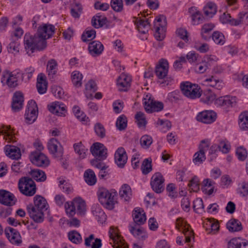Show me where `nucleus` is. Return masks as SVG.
Listing matches in <instances>:
<instances>
[{
    "mask_svg": "<svg viewBox=\"0 0 248 248\" xmlns=\"http://www.w3.org/2000/svg\"><path fill=\"white\" fill-rule=\"evenodd\" d=\"M115 162L119 168H123L127 162V156L123 147L119 148L114 155Z\"/></svg>",
    "mask_w": 248,
    "mask_h": 248,
    "instance_id": "19",
    "label": "nucleus"
},
{
    "mask_svg": "<svg viewBox=\"0 0 248 248\" xmlns=\"http://www.w3.org/2000/svg\"><path fill=\"white\" fill-rule=\"evenodd\" d=\"M239 126L242 130L248 129V111L244 112L239 115Z\"/></svg>",
    "mask_w": 248,
    "mask_h": 248,
    "instance_id": "39",
    "label": "nucleus"
},
{
    "mask_svg": "<svg viewBox=\"0 0 248 248\" xmlns=\"http://www.w3.org/2000/svg\"><path fill=\"white\" fill-rule=\"evenodd\" d=\"M164 179L160 172H156L151 178V185L153 190L157 193H161L164 190Z\"/></svg>",
    "mask_w": 248,
    "mask_h": 248,
    "instance_id": "14",
    "label": "nucleus"
},
{
    "mask_svg": "<svg viewBox=\"0 0 248 248\" xmlns=\"http://www.w3.org/2000/svg\"><path fill=\"white\" fill-rule=\"evenodd\" d=\"M137 124L139 127H145L147 122L144 114L140 111L138 112L135 117Z\"/></svg>",
    "mask_w": 248,
    "mask_h": 248,
    "instance_id": "52",
    "label": "nucleus"
},
{
    "mask_svg": "<svg viewBox=\"0 0 248 248\" xmlns=\"http://www.w3.org/2000/svg\"><path fill=\"white\" fill-rule=\"evenodd\" d=\"M215 25L212 23H207L204 24L201 31V36L205 40H208L210 38L209 35V32L214 29Z\"/></svg>",
    "mask_w": 248,
    "mask_h": 248,
    "instance_id": "37",
    "label": "nucleus"
},
{
    "mask_svg": "<svg viewBox=\"0 0 248 248\" xmlns=\"http://www.w3.org/2000/svg\"><path fill=\"white\" fill-rule=\"evenodd\" d=\"M58 66L57 61L54 59H51L47 62L46 65V72L48 74L49 79H53L57 74Z\"/></svg>",
    "mask_w": 248,
    "mask_h": 248,
    "instance_id": "29",
    "label": "nucleus"
},
{
    "mask_svg": "<svg viewBox=\"0 0 248 248\" xmlns=\"http://www.w3.org/2000/svg\"><path fill=\"white\" fill-rule=\"evenodd\" d=\"M71 78L72 82L75 86L78 87L81 86V80L83 78V76L79 71H75L73 72Z\"/></svg>",
    "mask_w": 248,
    "mask_h": 248,
    "instance_id": "46",
    "label": "nucleus"
},
{
    "mask_svg": "<svg viewBox=\"0 0 248 248\" xmlns=\"http://www.w3.org/2000/svg\"><path fill=\"white\" fill-rule=\"evenodd\" d=\"M201 101L205 104H210L213 101H215L216 96L210 90L205 91L203 94L201 93Z\"/></svg>",
    "mask_w": 248,
    "mask_h": 248,
    "instance_id": "36",
    "label": "nucleus"
},
{
    "mask_svg": "<svg viewBox=\"0 0 248 248\" xmlns=\"http://www.w3.org/2000/svg\"><path fill=\"white\" fill-rule=\"evenodd\" d=\"M109 234L112 241L109 243L113 248H128L123 238L118 234L117 229L111 227Z\"/></svg>",
    "mask_w": 248,
    "mask_h": 248,
    "instance_id": "9",
    "label": "nucleus"
},
{
    "mask_svg": "<svg viewBox=\"0 0 248 248\" xmlns=\"http://www.w3.org/2000/svg\"><path fill=\"white\" fill-rule=\"evenodd\" d=\"M111 6L116 12H121L123 8V2L122 0H111Z\"/></svg>",
    "mask_w": 248,
    "mask_h": 248,
    "instance_id": "64",
    "label": "nucleus"
},
{
    "mask_svg": "<svg viewBox=\"0 0 248 248\" xmlns=\"http://www.w3.org/2000/svg\"><path fill=\"white\" fill-rule=\"evenodd\" d=\"M73 111L76 117L80 121L86 122L87 120L88 119V118L86 117V115L80 111L78 106H75L73 108Z\"/></svg>",
    "mask_w": 248,
    "mask_h": 248,
    "instance_id": "59",
    "label": "nucleus"
},
{
    "mask_svg": "<svg viewBox=\"0 0 248 248\" xmlns=\"http://www.w3.org/2000/svg\"><path fill=\"white\" fill-rule=\"evenodd\" d=\"M212 37L213 41L217 44L223 45L225 43L224 36L219 31H214Z\"/></svg>",
    "mask_w": 248,
    "mask_h": 248,
    "instance_id": "55",
    "label": "nucleus"
},
{
    "mask_svg": "<svg viewBox=\"0 0 248 248\" xmlns=\"http://www.w3.org/2000/svg\"><path fill=\"white\" fill-rule=\"evenodd\" d=\"M97 90L95 82L93 80H89L86 85V95L88 98H92V93H94Z\"/></svg>",
    "mask_w": 248,
    "mask_h": 248,
    "instance_id": "42",
    "label": "nucleus"
},
{
    "mask_svg": "<svg viewBox=\"0 0 248 248\" xmlns=\"http://www.w3.org/2000/svg\"><path fill=\"white\" fill-rule=\"evenodd\" d=\"M97 196L100 203L106 208L112 210L117 203V193L114 189L108 190L104 187H100L97 191Z\"/></svg>",
    "mask_w": 248,
    "mask_h": 248,
    "instance_id": "4",
    "label": "nucleus"
},
{
    "mask_svg": "<svg viewBox=\"0 0 248 248\" xmlns=\"http://www.w3.org/2000/svg\"><path fill=\"white\" fill-rule=\"evenodd\" d=\"M48 108L51 112L59 116H64L67 113L66 106L60 102H53Z\"/></svg>",
    "mask_w": 248,
    "mask_h": 248,
    "instance_id": "18",
    "label": "nucleus"
},
{
    "mask_svg": "<svg viewBox=\"0 0 248 248\" xmlns=\"http://www.w3.org/2000/svg\"><path fill=\"white\" fill-rule=\"evenodd\" d=\"M140 142L142 147L148 148L152 143L153 139L150 136L145 135L140 138Z\"/></svg>",
    "mask_w": 248,
    "mask_h": 248,
    "instance_id": "63",
    "label": "nucleus"
},
{
    "mask_svg": "<svg viewBox=\"0 0 248 248\" xmlns=\"http://www.w3.org/2000/svg\"><path fill=\"white\" fill-rule=\"evenodd\" d=\"M193 208L194 211L198 214H201L204 211V205L202 200L197 198L193 202Z\"/></svg>",
    "mask_w": 248,
    "mask_h": 248,
    "instance_id": "51",
    "label": "nucleus"
},
{
    "mask_svg": "<svg viewBox=\"0 0 248 248\" xmlns=\"http://www.w3.org/2000/svg\"><path fill=\"white\" fill-rule=\"evenodd\" d=\"M74 203L77 210V213L83 215L85 212V202L81 198H76L74 200Z\"/></svg>",
    "mask_w": 248,
    "mask_h": 248,
    "instance_id": "41",
    "label": "nucleus"
},
{
    "mask_svg": "<svg viewBox=\"0 0 248 248\" xmlns=\"http://www.w3.org/2000/svg\"><path fill=\"white\" fill-rule=\"evenodd\" d=\"M90 151L95 158L99 160H103L107 157V149L101 143H93L91 147Z\"/></svg>",
    "mask_w": 248,
    "mask_h": 248,
    "instance_id": "12",
    "label": "nucleus"
},
{
    "mask_svg": "<svg viewBox=\"0 0 248 248\" xmlns=\"http://www.w3.org/2000/svg\"><path fill=\"white\" fill-rule=\"evenodd\" d=\"M175 225L176 228L179 231H181V228H182L183 233L185 236V242H190L191 237L193 236V232L189 230V226L186 227V226H184L183 221L181 218L176 219Z\"/></svg>",
    "mask_w": 248,
    "mask_h": 248,
    "instance_id": "27",
    "label": "nucleus"
},
{
    "mask_svg": "<svg viewBox=\"0 0 248 248\" xmlns=\"http://www.w3.org/2000/svg\"><path fill=\"white\" fill-rule=\"evenodd\" d=\"M107 19L103 17L99 13L94 16L92 19V25L95 28H99L106 24Z\"/></svg>",
    "mask_w": 248,
    "mask_h": 248,
    "instance_id": "35",
    "label": "nucleus"
},
{
    "mask_svg": "<svg viewBox=\"0 0 248 248\" xmlns=\"http://www.w3.org/2000/svg\"><path fill=\"white\" fill-rule=\"evenodd\" d=\"M17 78L16 75L10 74L6 78V83L10 88H15L17 85Z\"/></svg>",
    "mask_w": 248,
    "mask_h": 248,
    "instance_id": "56",
    "label": "nucleus"
},
{
    "mask_svg": "<svg viewBox=\"0 0 248 248\" xmlns=\"http://www.w3.org/2000/svg\"><path fill=\"white\" fill-rule=\"evenodd\" d=\"M17 199L14 194L4 189H0V203L7 206L16 204Z\"/></svg>",
    "mask_w": 248,
    "mask_h": 248,
    "instance_id": "13",
    "label": "nucleus"
},
{
    "mask_svg": "<svg viewBox=\"0 0 248 248\" xmlns=\"http://www.w3.org/2000/svg\"><path fill=\"white\" fill-rule=\"evenodd\" d=\"M38 116V108L36 102L32 100L28 102L25 114L26 122L31 124L36 120Z\"/></svg>",
    "mask_w": 248,
    "mask_h": 248,
    "instance_id": "8",
    "label": "nucleus"
},
{
    "mask_svg": "<svg viewBox=\"0 0 248 248\" xmlns=\"http://www.w3.org/2000/svg\"><path fill=\"white\" fill-rule=\"evenodd\" d=\"M188 186L194 192H197L200 189V182L197 176H194L190 181Z\"/></svg>",
    "mask_w": 248,
    "mask_h": 248,
    "instance_id": "62",
    "label": "nucleus"
},
{
    "mask_svg": "<svg viewBox=\"0 0 248 248\" xmlns=\"http://www.w3.org/2000/svg\"><path fill=\"white\" fill-rule=\"evenodd\" d=\"M64 206L66 213L69 217H73L75 215L76 213V206L74 203V200L72 202H66Z\"/></svg>",
    "mask_w": 248,
    "mask_h": 248,
    "instance_id": "49",
    "label": "nucleus"
},
{
    "mask_svg": "<svg viewBox=\"0 0 248 248\" xmlns=\"http://www.w3.org/2000/svg\"><path fill=\"white\" fill-rule=\"evenodd\" d=\"M132 217L134 222L129 225L130 232L138 238L145 239L147 234L144 229L140 226L143 224L146 220V215L144 211L140 208H135L133 211Z\"/></svg>",
    "mask_w": 248,
    "mask_h": 248,
    "instance_id": "3",
    "label": "nucleus"
},
{
    "mask_svg": "<svg viewBox=\"0 0 248 248\" xmlns=\"http://www.w3.org/2000/svg\"><path fill=\"white\" fill-rule=\"evenodd\" d=\"M217 145L219 146V151H221L224 154L228 153L231 148L230 144L226 140H219V143Z\"/></svg>",
    "mask_w": 248,
    "mask_h": 248,
    "instance_id": "50",
    "label": "nucleus"
},
{
    "mask_svg": "<svg viewBox=\"0 0 248 248\" xmlns=\"http://www.w3.org/2000/svg\"><path fill=\"white\" fill-rule=\"evenodd\" d=\"M34 205L29 204L27 209L30 217L35 222L41 223L44 219V212L49 206L46 200L43 196L37 195L33 198Z\"/></svg>",
    "mask_w": 248,
    "mask_h": 248,
    "instance_id": "2",
    "label": "nucleus"
},
{
    "mask_svg": "<svg viewBox=\"0 0 248 248\" xmlns=\"http://www.w3.org/2000/svg\"><path fill=\"white\" fill-rule=\"evenodd\" d=\"M18 187L20 192L26 196H32L36 191L35 182L31 178L24 177L18 181Z\"/></svg>",
    "mask_w": 248,
    "mask_h": 248,
    "instance_id": "5",
    "label": "nucleus"
},
{
    "mask_svg": "<svg viewBox=\"0 0 248 248\" xmlns=\"http://www.w3.org/2000/svg\"><path fill=\"white\" fill-rule=\"evenodd\" d=\"M169 64L167 60H162L156 66L155 73L158 80L164 78L168 74Z\"/></svg>",
    "mask_w": 248,
    "mask_h": 248,
    "instance_id": "23",
    "label": "nucleus"
},
{
    "mask_svg": "<svg viewBox=\"0 0 248 248\" xmlns=\"http://www.w3.org/2000/svg\"><path fill=\"white\" fill-rule=\"evenodd\" d=\"M96 31L93 29H87L82 34L81 39L84 42L90 41L95 38Z\"/></svg>",
    "mask_w": 248,
    "mask_h": 248,
    "instance_id": "45",
    "label": "nucleus"
},
{
    "mask_svg": "<svg viewBox=\"0 0 248 248\" xmlns=\"http://www.w3.org/2000/svg\"><path fill=\"white\" fill-rule=\"evenodd\" d=\"M47 149L55 158L61 157L63 155V148L60 142L55 138H52L48 141Z\"/></svg>",
    "mask_w": 248,
    "mask_h": 248,
    "instance_id": "10",
    "label": "nucleus"
},
{
    "mask_svg": "<svg viewBox=\"0 0 248 248\" xmlns=\"http://www.w3.org/2000/svg\"><path fill=\"white\" fill-rule=\"evenodd\" d=\"M24 102L23 94L21 92H16L13 97L12 109L15 111H19L23 107Z\"/></svg>",
    "mask_w": 248,
    "mask_h": 248,
    "instance_id": "26",
    "label": "nucleus"
},
{
    "mask_svg": "<svg viewBox=\"0 0 248 248\" xmlns=\"http://www.w3.org/2000/svg\"><path fill=\"white\" fill-rule=\"evenodd\" d=\"M59 187L63 192L69 194L72 192V187L71 185L66 182L65 180H61L59 181Z\"/></svg>",
    "mask_w": 248,
    "mask_h": 248,
    "instance_id": "60",
    "label": "nucleus"
},
{
    "mask_svg": "<svg viewBox=\"0 0 248 248\" xmlns=\"http://www.w3.org/2000/svg\"><path fill=\"white\" fill-rule=\"evenodd\" d=\"M208 147V145L206 144V140H202L199 145V151L196 152L194 155L193 161L194 163H201L205 160V150Z\"/></svg>",
    "mask_w": 248,
    "mask_h": 248,
    "instance_id": "21",
    "label": "nucleus"
},
{
    "mask_svg": "<svg viewBox=\"0 0 248 248\" xmlns=\"http://www.w3.org/2000/svg\"><path fill=\"white\" fill-rule=\"evenodd\" d=\"M31 160L33 164L39 167H46L49 164L48 158L41 153L32 154Z\"/></svg>",
    "mask_w": 248,
    "mask_h": 248,
    "instance_id": "20",
    "label": "nucleus"
},
{
    "mask_svg": "<svg viewBox=\"0 0 248 248\" xmlns=\"http://www.w3.org/2000/svg\"><path fill=\"white\" fill-rule=\"evenodd\" d=\"M55 28L52 25L44 24L38 28L34 36L26 33L24 37L25 48L29 53L33 52L35 49L41 51L45 49L47 46L46 39L50 38L54 33Z\"/></svg>",
    "mask_w": 248,
    "mask_h": 248,
    "instance_id": "1",
    "label": "nucleus"
},
{
    "mask_svg": "<svg viewBox=\"0 0 248 248\" xmlns=\"http://www.w3.org/2000/svg\"><path fill=\"white\" fill-rule=\"evenodd\" d=\"M82 11V6L79 3H76L71 9V14L74 18H78Z\"/></svg>",
    "mask_w": 248,
    "mask_h": 248,
    "instance_id": "61",
    "label": "nucleus"
},
{
    "mask_svg": "<svg viewBox=\"0 0 248 248\" xmlns=\"http://www.w3.org/2000/svg\"><path fill=\"white\" fill-rule=\"evenodd\" d=\"M226 227L230 232H239L242 230L241 222L236 219H231L226 224Z\"/></svg>",
    "mask_w": 248,
    "mask_h": 248,
    "instance_id": "32",
    "label": "nucleus"
},
{
    "mask_svg": "<svg viewBox=\"0 0 248 248\" xmlns=\"http://www.w3.org/2000/svg\"><path fill=\"white\" fill-rule=\"evenodd\" d=\"M131 77L125 74H121L117 79V85L119 90L126 91L130 86Z\"/></svg>",
    "mask_w": 248,
    "mask_h": 248,
    "instance_id": "28",
    "label": "nucleus"
},
{
    "mask_svg": "<svg viewBox=\"0 0 248 248\" xmlns=\"http://www.w3.org/2000/svg\"><path fill=\"white\" fill-rule=\"evenodd\" d=\"M166 25V17L162 15L157 17L155 21V31L154 33V36L157 41H161L165 38Z\"/></svg>",
    "mask_w": 248,
    "mask_h": 248,
    "instance_id": "7",
    "label": "nucleus"
},
{
    "mask_svg": "<svg viewBox=\"0 0 248 248\" xmlns=\"http://www.w3.org/2000/svg\"><path fill=\"white\" fill-rule=\"evenodd\" d=\"M94 129L96 135L100 138L106 136V130L104 126L100 123H97L94 126Z\"/></svg>",
    "mask_w": 248,
    "mask_h": 248,
    "instance_id": "58",
    "label": "nucleus"
},
{
    "mask_svg": "<svg viewBox=\"0 0 248 248\" xmlns=\"http://www.w3.org/2000/svg\"><path fill=\"white\" fill-rule=\"evenodd\" d=\"M143 104L144 105V108L146 112L151 113L154 111L158 112L162 110L164 108L163 103L159 101H154L146 95V98H144Z\"/></svg>",
    "mask_w": 248,
    "mask_h": 248,
    "instance_id": "11",
    "label": "nucleus"
},
{
    "mask_svg": "<svg viewBox=\"0 0 248 248\" xmlns=\"http://www.w3.org/2000/svg\"><path fill=\"white\" fill-rule=\"evenodd\" d=\"M235 96H224L220 97L215 100V104L225 108L235 107L237 105Z\"/></svg>",
    "mask_w": 248,
    "mask_h": 248,
    "instance_id": "15",
    "label": "nucleus"
},
{
    "mask_svg": "<svg viewBox=\"0 0 248 248\" xmlns=\"http://www.w3.org/2000/svg\"><path fill=\"white\" fill-rule=\"evenodd\" d=\"M242 245L244 247L248 246V241L241 238L232 239L228 243V248H240Z\"/></svg>",
    "mask_w": 248,
    "mask_h": 248,
    "instance_id": "34",
    "label": "nucleus"
},
{
    "mask_svg": "<svg viewBox=\"0 0 248 248\" xmlns=\"http://www.w3.org/2000/svg\"><path fill=\"white\" fill-rule=\"evenodd\" d=\"M127 125V120L126 117L122 114L118 118L116 122V126L120 131H123L125 129Z\"/></svg>",
    "mask_w": 248,
    "mask_h": 248,
    "instance_id": "43",
    "label": "nucleus"
},
{
    "mask_svg": "<svg viewBox=\"0 0 248 248\" xmlns=\"http://www.w3.org/2000/svg\"><path fill=\"white\" fill-rule=\"evenodd\" d=\"M4 151L6 155L12 159L18 160L21 157L20 149L16 146L7 145L4 147Z\"/></svg>",
    "mask_w": 248,
    "mask_h": 248,
    "instance_id": "25",
    "label": "nucleus"
},
{
    "mask_svg": "<svg viewBox=\"0 0 248 248\" xmlns=\"http://www.w3.org/2000/svg\"><path fill=\"white\" fill-rule=\"evenodd\" d=\"M103 50V44L98 41H92L89 44V53L93 57L98 56L102 53Z\"/></svg>",
    "mask_w": 248,
    "mask_h": 248,
    "instance_id": "22",
    "label": "nucleus"
},
{
    "mask_svg": "<svg viewBox=\"0 0 248 248\" xmlns=\"http://www.w3.org/2000/svg\"><path fill=\"white\" fill-rule=\"evenodd\" d=\"M204 82L208 83L209 86L214 87L217 90L221 89L223 87L222 82L216 79L213 76L205 79Z\"/></svg>",
    "mask_w": 248,
    "mask_h": 248,
    "instance_id": "44",
    "label": "nucleus"
},
{
    "mask_svg": "<svg viewBox=\"0 0 248 248\" xmlns=\"http://www.w3.org/2000/svg\"><path fill=\"white\" fill-rule=\"evenodd\" d=\"M30 173L32 177L38 182H44L46 179L45 172L39 169L32 170Z\"/></svg>",
    "mask_w": 248,
    "mask_h": 248,
    "instance_id": "38",
    "label": "nucleus"
},
{
    "mask_svg": "<svg viewBox=\"0 0 248 248\" xmlns=\"http://www.w3.org/2000/svg\"><path fill=\"white\" fill-rule=\"evenodd\" d=\"M68 238L75 244H80L82 242V237L79 233L76 231L69 232Z\"/></svg>",
    "mask_w": 248,
    "mask_h": 248,
    "instance_id": "48",
    "label": "nucleus"
},
{
    "mask_svg": "<svg viewBox=\"0 0 248 248\" xmlns=\"http://www.w3.org/2000/svg\"><path fill=\"white\" fill-rule=\"evenodd\" d=\"M11 42L9 44L7 49L9 53H16L19 51V43L16 40H15L13 37L11 39Z\"/></svg>",
    "mask_w": 248,
    "mask_h": 248,
    "instance_id": "57",
    "label": "nucleus"
},
{
    "mask_svg": "<svg viewBox=\"0 0 248 248\" xmlns=\"http://www.w3.org/2000/svg\"><path fill=\"white\" fill-rule=\"evenodd\" d=\"M47 87V83L45 75L42 73L39 74L37 77L36 84L38 93L40 94L45 93L46 92Z\"/></svg>",
    "mask_w": 248,
    "mask_h": 248,
    "instance_id": "30",
    "label": "nucleus"
},
{
    "mask_svg": "<svg viewBox=\"0 0 248 248\" xmlns=\"http://www.w3.org/2000/svg\"><path fill=\"white\" fill-rule=\"evenodd\" d=\"M5 233L11 243L16 245H19L21 243L20 235L15 229L7 227L5 230Z\"/></svg>",
    "mask_w": 248,
    "mask_h": 248,
    "instance_id": "17",
    "label": "nucleus"
},
{
    "mask_svg": "<svg viewBox=\"0 0 248 248\" xmlns=\"http://www.w3.org/2000/svg\"><path fill=\"white\" fill-rule=\"evenodd\" d=\"M84 178L86 183L89 186L94 185L97 181L95 174L91 169H88L85 171Z\"/></svg>",
    "mask_w": 248,
    "mask_h": 248,
    "instance_id": "33",
    "label": "nucleus"
},
{
    "mask_svg": "<svg viewBox=\"0 0 248 248\" xmlns=\"http://www.w3.org/2000/svg\"><path fill=\"white\" fill-rule=\"evenodd\" d=\"M151 164L152 159L151 158H146L144 160L141 165L142 171L144 174H147L152 170Z\"/></svg>",
    "mask_w": 248,
    "mask_h": 248,
    "instance_id": "54",
    "label": "nucleus"
},
{
    "mask_svg": "<svg viewBox=\"0 0 248 248\" xmlns=\"http://www.w3.org/2000/svg\"><path fill=\"white\" fill-rule=\"evenodd\" d=\"M216 113L212 110H205L199 113L197 116V120L205 124H211L216 119Z\"/></svg>",
    "mask_w": 248,
    "mask_h": 248,
    "instance_id": "16",
    "label": "nucleus"
},
{
    "mask_svg": "<svg viewBox=\"0 0 248 248\" xmlns=\"http://www.w3.org/2000/svg\"><path fill=\"white\" fill-rule=\"evenodd\" d=\"M181 90L183 94L190 99H195L201 97L202 91L197 84H193L190 82L186 81L181 83Z\"/></svg>",
    "mask_w": 248,
    "mask_h": 248,
    "instance_id": "6",
    "label": "nucleus"
},
{
    "mask_svg": "<svg viewBox=\"0 0 248 248\" xmlns=\"http://www.w3.org/2000/svg\"><path fill=\"white\" fill-rule=\"evenodd\" d=\"M217 12L216 6L214 3H209L204 8V14L209 17H212Z\"/></svg>",
    "mask_w": 248,
    "mask_h": 248,
    "instance_id": "53",
    "label": "nucleus"
},
{
    "mask_svg": "<svg viewBox=\"0 0 248 248\" xmlns=\"http://www.w3.org/2000/svg\"><path fill=\"white\" fill-rule=\"evenodd\" d=\"M134 19H135L134 22L136 25L138 31L142 34L147 33L150 28V25L148 20L142 19L140 17H134Z\"/></svg>",
    "mask_w": 248,
    "mask_h": 248,
    "instance_id": "24",
    "label": "nucleus"
},
{
    "mask_svg": "<svg viewBox=\"0 0 248 248\" xmlns=\"http://www.w3.org/2000/svg\"><path fill=\"white\" fill-rule=\"evenodd\" d=\"M120 198L125 202H129L132 197V191L130 186L127 184H124L119 191Z\"/></svg>",
    "mask_w": 248,
    "mask_h": 248,
    "instance_id": "31",
    "label": "nucleus"
},
{
    "mask_svg": "<svg viewBox=\"0 0 248 248\" xmlns=\"http://www.w3.org/2000/svg\"><path fill=\"white\" fill-rule=\"evenodd\" d=\"M73 147L75 152L79 155L80 158H85L88 149L84 147L81 142L75 143Z\"/></svg>",
    "mask_w": 248,
    "mask_h": 248,
    "instance_id": "40",
    "label": "nucleus"
},
{
    "mask_svg": "<svg viewBox=\"0 0 248 248\" xmlns=\"http://www.w3.org/2000/svg\"><path fill=\"white\" fill-rule=\"evenodd\" d=\"M189 12L192 15L193 21L197 22V24H200L202 21L203 18L202 16L199 11L197 10L195 7L190 8L189 9Z\"/></svg>",
    "mask_w": 248,
    "mask_h": 248,
    "instance_id": "47",
    "label": "nucleus"
}]
</instances>
